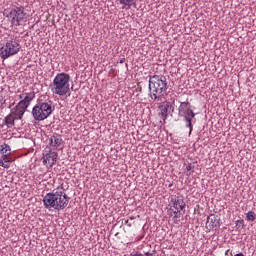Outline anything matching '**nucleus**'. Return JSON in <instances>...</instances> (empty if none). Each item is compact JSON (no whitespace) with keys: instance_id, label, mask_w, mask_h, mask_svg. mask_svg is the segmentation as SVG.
<instances>
[{"instance_id":"21","label":"nucleus","mask_w":256,"mask_h":256,"mask_svg":"<svg viewBox=\"0 0 256 256\" xmlns=\"http://www.w3.org/2000/svg\"><path fill=\"white\" fill-rule=\"evenodd\" d=\"M130 256H151V255L149 253L141 254L139 252H136V253H134V254H132Z\"/></svg>"},{"instance_id":"23","label":"nucleus","mask_w":256,"mask_h":256,"mask_svg":"<svg viewBox=\"0 0 256 256\" xmlns=\"http://www.w3.org/2000/svg\"><path fill=\"white\" fill-rule=\"evenodd\" d=\"M18 93H21V90H18Z\"/></svg>"},{"instance_id":"10","label":"nucleus","mask_w":256,"mask_h":256,"mask_svg":"<svg viewBox=\"0 0 256 256\" xmlns=\"http://www.w3.org/2000/svg\"><path fill=\"white\" fill-rule=\"evenodd\" d=\"M59 159V154L53 150H49L48 152L45 151L42 157V163L48 168L53 167L55 163H57V160Z\"/></svg>"},{"instance_id":"17","label":"nucleus","mask_w":256,"mask_h":256,"mask_svg":"<svg viewBox=\"0 0 256 256\" xmlns=\"http://www.w3.org/2000/svg\"><path fill=\"white\" fill-rule=\"evenodd\" d=\"M120 5H122V9H131L133 5H135L136 0H118Z\"/></svg>"},{"instance_id":"12","label":"nucleus","mask_w":256,"mask_h":256,"mask_svg":"<svg viewBox=\"0 0 256 256\" xmlns=\"http://www.w3.org/2000/svg\"><path fill=\"white\" fill-rule=\"evenodd\" d=\"M171 107V104L167 101L162 102L161 105L159 106V115L161 116V119L164 121L167 120V117L169 115V109Z\"/></svg>"},{"instance_id":"20","label":"nucleus","mask_w":256,"mask_h":256,"mask_svg":"<svg viewBox=\"0 0 256 256\" xmlns=\"http://www.w3.org/2000/svg\"><path fill=\"white\" fill-rule=\"evenodd\" d=\"M194 215H203V208H201L199 205H196L194 208Z\"/></svg>"},{"instance_id":"7","label":"nucleus","mask_w":256,"mask_h":256,"mask_svg":"<svg viewBox=\"0 0 256 256\" xmlns=\"http://www.w3.org/2000/svg\"><path fill=\"white\" fill-rule=\"evenodd\" d=\"M19 49H21L19 43L13 40H9L0 50L1 59H9V57L17 55L19 53Z\"/></svg>"},{"instance_id":"4","label":"nucleus","mask_w":256,"mask_h":256,"mask_svg":"<svg viewBox=\"0 0 256 256\" xmlns=\"http://www.w3.org/2000/svg\"><path fill=\"white\" fill-rule=\"evenodd\" d=\"M185 213V201L179 196H171L170 208L168 209V215L172 218V221L179 225L183 215Z\"/></svg>"},{"instance_id":"2","label":"nucleus","mask_w":256,"mask_h":256,"mask_svg":"<svg viewBox=\"0 0 256 256\" xmlns=\"http://www.w3.org/2000/svg\"><path fill=\"white\" fill-rule=\"evenodd\" d=\"M167 93V78L163 75H153L149 78V95L152 101H161Z\"/></svg>"},{"instance_id":"18","label":"nucleus","mask_w":256,"mask_h":256,"mask_svg":"<svg viewBox=\"0 0 256 256\" xmlns=\"http://www.w3.org/2000/svg\"><path fill=\"white\" fill-rule=\"evenodd\" d=\"M5 125L8 128L15 127V121H17L14 116L10 113L8 116L5 117Z\"/></svg>"},{"instance_id":"15","label":"nucleus","mask_w":256,"mask_h":256,"mask_svg":"<svg viewBox=\"0 0 256 256\" xmlns=\"http://www.w3.org/2000/svg\"><path fill=\"white\" fill-rule=\"evenodd\" d=\"M11 163H13V157L11 156H1L0 158V167L4 169H9L11 167Z\"/></svg>"},{"instance_id":"11","label":"nucleus","mask_w":256,"mask_h":256,"mask_svg":"<svg viewBox=\"0 0 256 256\" xmlns=\"http://www.w3.org/2000/svg\"><path fill=\"white\" fill-rule=\"evenodd\" d=\"M25 111H27V108L22 106L21 104H17L14 108L11 109L10 113L13 115V117L19 121L23 119V115H25Z\"/></svg>"},{"instance_id":"5","label":"nucleus","mask_w":256,"mask_h":256,"mask_svg":"<svg viewBox=\"0 0 256 256\" xmlns=\"http://www.w3.org/2000/svg\"><path fill=\"white\" fill-rule=\"evenodd\" d=\"M53 113V106L51 101L38 102L32 109V115L35 121H45L49 115Z\"/></svg>"},{"instance_id":"22","label":"nucleus","mask_w":256,"mask_h":256,"mask_svg":"<svg viewBox=\"0 0 256 256\" xmlns=\"http://www.w3.org/2000/svg\"><path fill=\"white\" fill-rule=\"evenodd\" d=\"M187 171H191V164H189L188 166H186Z\"/></svg>"},{"instance_id":"6","label":"nucleus","mask_w":256,"mask_h":256,"mask_svg":"<svg viewBox=\"0 0 256 256\" xmlns=\"http://www.w3.org/2000/svg\"><path fill=\"white\" fill-rule=\"evenodd\" d=\"M7 17L14 27H19V25H23L27 21V13H25V8L23 7L11 9Z\"/></svg>"},{"instance_id":"1","label":"nucleus","mask_w":256,"mask_h":256,"mask_svg":"<svg viewBox=\"0 0 256 256\" xmlns=\"http://www.w3.org/2000/svg\"><path fill=\"white\" fill-rule=\"evenodd\" d=\"M69 196L65 193L63 187L57 188L43 197L45 209H54L55 211H63L69 205Z\"/></svg>"},{"instance_id":"8","label":"nucleus","mask_w":256,"mask_h":256,"mask_svg":"<svg viewBox=\"0 0 256 256\" xmlns=\"http://www.w3.org/2000/svg\"><path fill=\"white\" fill-rule=\"evenodd\" d=\"M179 113L184 116L186 127H189V135H191V132L193 131V127L191 126V121L193 120V109L191 108V103L182 102L179 107Z\"/></svg>"},{"instance_id":"9","label":"nucleus","mask_w":256,"mask_h":256,"mask_svg":"<svg viewBox=\"0 0 256 256\" xmlns=\"http://www.w3.org/2000/svg\"><path fill=\"white\" fill-rule=\"evenodd\" d=\"M18 99L20 102L18 104L22 105L26 109L31 105V101L35 99V92L33 90L24 89L19 95Z\"/></svg>"},{"instance_id":"19","label":"nucleus","mask_w":256,"mask_h":256,"mask_svg":"<svg viewBox=\"0 0 256 256\" xmlns=\"http://www.w3.org/2000/svg\"><path fill=\"white\" fill-rule=\"evenodd\" d=\"M255 219H256V214H255V212L249 211V212L246 214V221H251V222H253V221H255Z\"/></svg>"},{"instance_id":"16","label":"nucleus","mask_w":256,"mask_h":256,"mask_svg":"<svg viewBox=\"0 0 256 256\" xmlns=\"http://www.w3.org/2000/svg\"><path fill=\"white\" fill-rule=\"evenodd\" d=\"M0 155L11 156V146L9 144H2L0 146Z\"/></svg>"},{"instance_id":"3","label":"nucleus","mask_w":256,"mask_h":256,"mask_svg":"<svg viewBox=\"0 0 256 256\" xmlns=\"http://www.w3.org/2000/svg\"><path fill=\"white\" fill-rule=\"evenodd\" d=\"M70 81L71 76H69V74L64 72L57 74L50 84V89L53 95H58V97H65V95H69L71 91V85L69 84Z\"/></svg>"},{"instance_id":"14","label":"nucleus","mask_w":256,"mask_h":256,"mask_svg":"<svg viewBox=\"0 0 256 256\" xmlns=\"http://www.w3.org/2000/svg\"><path fill=\"white\" fill-rule=\"evenodd\" d=\"M63 143V137L59 134H54L50 137V145L52 147H61Z\"/></svg>"},{"instance_id":"13","label":"nucleus","mask_w":256,"mask_h":256,"mask_svg":"<svg viewBox=\"0 0 256 256\" xmlns=\"http://www.w3.org/2000/svg\"><path fill=\"white\" fill-rule=\"evenodd\" d=\"M206 226H208L209 229H215V227H219V216L215 214L208 216Z\"/></svg>"}]
</instances>
